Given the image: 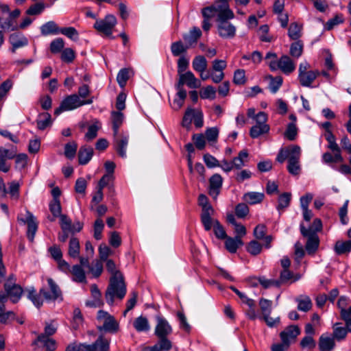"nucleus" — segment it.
I'll use <instances>...</instances> for the list:
<instances>
[{
    "mask_svg": "<svg viewBox=\"0 0 351 351\" xmlns=\"http://www.w3.org/2000/svg\"><path fill=\"white\" fill-rule=\"evenodd\" d=\"M47 285H44L39 291V294L47 301H62L63 297L59 286L51 278L47 279Z\"/></svg>",
    "mask_w": 351,
    "mask_h": 351,
    "instance_id": "nucleus-4",
    "label": "nucleus"
},
{
    "mask_svg": "<svg viewBox=\"0 0 351 351\" xmlns=\"http://www.w3.org/2000/svg\"><path fill=\"white\" fill-rule=\"evenodd\" d=\"M21 10L15 9L8 14V17L0 16V27L3 29L16 30L18 25H16V19L20 16Z\"/></svg>",
    "mask_w": 351,
    "mask_h": 351,
    "instance_id": "nucleus-12",
    "label": "nucleus"
},
{
    "mask_svg": "<svg viewBox=\"0 0 351 351\" xmlns=\"http://www.w3.org/2000/svg\"><path fill=\"white\" fill-rule=\"evenodd\" d=\"M51 115L47 113H42L38 116V119L37 120V127L39 130H43L46 128L49 127L51 125Z\"/></svg>",
    "mask_w": 351,
    "mask_h": 351,
    "instance_id": "nucleus-39",
    "label": "nucleus"
},
{
    "mask_svg": "<svg viewBox=\"0 0 351 351\" xmlns=\"http://www.w3.org/2000/svg\"><path fill=\"white\" fill-rule=\"evenodd\" d=\"M272 301L265 299L261 298L259 300V306L261 311L262 316L266 315H270L272 311Z\"/></svg>",
    "mask_w": 351,
    "mask_h": 351,
    "instance_id": "nucleus-46",
    "label": "nucleus"
},
{
    "mask_svg": "<svg viewBox=\"0 0 351 351\" xmlns=\"http://www.w3.org/2000/svg\"><path fill=\"white\" fill-rule=\"evenodd\" d=\"M60 33L66 36V37L73 40H78L79 34L77 31L75 29V28L73 27L60 28Z\"/></svg>",
    "mask_w": 351,
    "mask_h": 351,
    "instance_id": "nucleus-56",
    "label": "nucleus"
},
{
    "mask_svg": "<svg viewBox=\"0 0 351 351\" xmlns=\"http://www.w3.org/2000/svg\"><path fill=\"white\" fill-rule=\"evenodd\" d=\"M130 73L131 70L129 69H122L118 73L117 81L121 88L125 87L126 82L130 77Z\"/></svg>",
    "mask_w": 351,
    "mask_h": 351,
    "instance_id": "nucleus-45",
    "label": "nucleus"
},
{
    "mask_svg": "<svg viewBox=\"0 0 351 351\" xmlns=\"http://www.w3.org/2000/svg\"><path fill=\"white\" fill-rule=\"evenodd\" d=\"M193 69L199 73H204L207 68V61L202 56H196L192 62Z\"/></svg>",
    "mask_w": 351,
    "mask_h": 351,
    "instance_id": "nucleus-37",
    "label": "nucleus"
},
{
    "mask_svg": "<svg viewBox=\"0 0 351 351\" xmlns=\"http://www.w3.org/2000/svg\"><path fill=\"white\" fill-rule=\"evenodd\" d=\"M123 121V114L121 112H112V128L114 135H117L119 131V128L122 124Z\"/></svg>",
    "mask_w": 351,
    "mask_h": 351,
    "instance_id": "nucleus-41",
    "label": "nucleus"
},
{
    "mask_svg": "<svg viewBox=\"0 0 351 351\" xmlns=\"http://www.w3.org/2000/svg\"><path fill=\"white\" fill-rule=\"evenodd\" d=\"M75 58V51L71 48L64 49L61 53V59L64 62H72Z\"/></svg>",
    "mask_w": 351,
    "mask_h": 351,
    "instance_id": "nucleus-60",
    "label": "nucleus"
},
{
    "mask_svg": "<svg viewBox=\"0 0 351 351\" xmlns=\"http://www.w3.org/2000/svg\"><path fill=\"white\" fill-rule=\"evenodd\" d=\"M226 248L230 253H235L238 247L243 245V242L239 237H227L226 242Z\"/></svg>",
    "mask_w": 351,
    "mask_h": 351,
    "instance_id": "nucleus-35",
    "label": "nucleus"
},
{
    "mask_svg": "<svg viewBox=\"0 0 351 351\" xmlns=\"http://www.w3.org/2000/svg\"><path fill=\"white\" fill-rule=\"evenodd\" d=\"M269 66L273 71L280 69L282 73L287 75L291 73L295 69L294 62L288 56H281L277 63L274 61L269 62Z\"/></svg>",
    "mask_w": 351,
    "mask_h": 351,
    "instance_id": "nucleus-9",
    "label": "nucleus"
},
{
    "mask_svg": "<svg viewBox=\"0 0 351 351\" xmlns=\"http://www.w3.org/2000/svg\"><path fill=\"white\" fill-rule=\"evenodd\" d=\"M40 342L44 344L47 351H54L56 349L55 341L44 335H38L35 343Z\"/></svg>",
    "mask_w": 351,
    "mask_h": 351,
    "instance_id": "nucleus-43",
    "label": "nucleus"
},
{
    "mask_svg": "<svg viewBox=\"0 0 351 351\" xmlns=\"http://www.w3.org/2000/svg\"><path fill=\"white\" fill-rule=\"evenodd\" d=\"M64 41L62 38L53 40L50 43V51L52 53H58L64 49Z\"/></svg>",
    "mask_w": 351,
    "mask_h": 351,
    "instance_id": "nucleus-50",
    "label": "nucleus"
},
{
    "mask_svg": "<svg viewBox=\"0 0 351 351\" xmlns=\"http://www.w3.org/2000/svg\"><path fill=\"white\" fill-rule=\"evenodd\" d=\"M65 351H88L87 343H71L67 346Z\"/></svg>",
    "mask_w": 351,
    "mask_h": 351,
    "instance_id": "nucleus-63",
    "label": "nucleus"
},
{
    "mask_svg": "<svg viewBox=\"0 0 351 351\" xmlns=\"http://www.w3.org/2000/svg\"><path fill=\"white\" fill-rule=\"evenodd\" d=\"M110 341L104 335H99L92 344H87L88 351H109Z\"/></svg>",
    "mask_w": 351,
    "mask_h": 351,
    "instance_id": "nucleus-20",
    "label": "nucleus"
},
{
    "mask_svg": "<svg viewBox=\"0 0 351 351\" xmlns=\"http://www.w3.org/2000/svg\"><path fill=\"white\" fill-rule=\"evenodd\" d=\"M228 19H219L217 21L218 32L220 36L224 38H232L236 34V27L232 23L228 22Z\"/></svg>",
    "mask_w": 351,
    "mask_h": 351,
    "instance_id": "nucleus-15",
    "label": "nucleus"
},
{
    "mask_svg": "<svg viewBox=\"0 0 351 351\" xmlns=\"http://www.w3.org/2000/svg\"><path fill=\"white\" fill-rule=\"evenodd\" d=\"M156 321L155 335L158 337H167L171 334L172 327L165 317L156 316Z\"/></svg>",
    "mask_w": 351,
    "mask_h": 351,
    "instance_id": "nucleus-13",
    "label": "nucleus"
},
{
    "mask_svg": "<svg viewBox=\"0 0 351 351\" xmlns=\"http://www.w3.org/2000/svg\"><path fill=\"white\" fill-rule=\"evenodd\" d=\"M184 84H186L190 88H197L200 87L201 82L191 71H186L179 75V80L176 87V88L184 89Z\"/></svg>",
    "mask_w": 351,
    "mask_h": 351,
    "instance_id": "nucleus-11",
    "label": "nucleus"
},
{
    "mask_svg": "<svg viewBox=\"0 0 351 351\" xmlns=\"http://www.w3.org/2000/svg\"><path fill=\"white\" fill-rule=\"evenodd\" d=\"M301 156V148L298 145H291L287 147L282 148L276 157V160L284 162L287 159L290 161H300Z\"/></svg>",
    "mask_w": 351,
    "mask_h": 351,
    "instance_id": "nucleus-7",
    "label": "nucleus"
},
{
    "mask_svg": "<svg viewBox=\"0 0 351 351\" xmlns=\"http://www.w3.org/2000/svg\"><path fill=\"white\" fill-rule=\"evenodd\" d=\"M117 23L116 17L112 14H108L103 19H97L93 27L99 32L110 36Z\"/></svg>",
    "mask_w": 351,
    "mask_h": 351,
    "instance_id": "nucleus-5",
    "label": "nucleus"
},
{
    "mask_svg": "<svg viewBox=\"0 0 351 351\" xmlns=\"http://www.w3.org/2000/svg\"><path fill=\"white\" fill-rule=\"evenodd\" d=\"M77 145L75 142L68 143L64 146V155L66 158L72 159L75 157Z\"/></svg>",
    "mask_w": 351,
    "mask_h": 351,
    "instance_id": "nucleus-57",
    "label": "nucleus"
},
{
    "mask_svg": "<svg viewBox=\"0 0 351 351\" xmlns=\"http://www.w3.org/2000/svg\"><path fill=\"white\" fill-rule=\"evenodd\" d=\"M229 0H217L215 3L218 4L219 8L223 11V15L226 17V19H232L234 18V15L233 12L229 8L228 5Z\"/></svg>",
    "mask_w": 351,
    "mask_h": 351,
    "instance_id": "nucleus-42",
    "label": "nucleus"
},
{
    "mask_svg": "<svg viewBox=\"0 0 351 351\" xmlns=\"http://www.w3.org/2000/svg\"><path fill=\"white\" fill-rule=\"evenodd\" d=\"M202 32L199 28L194 27L188 34L183 35V38L187 47H191L193 44L197 42V40L201 37Z\"/></svg>",
    "mask_w": 351,
    "mask_h": 351,
    "instance_id": "nucleus-24",
    "label": "nucleus"
},
{
    "mask_svg": "<svg viewBox=\"0 0 351 351\" xmlns=\"http://www.w3.org/2000/svg\"><path fill=\"white\" fill-rule=\"evenodd\" d=\"M126 291V285L122 274L117 273L110 279V284L105 295L107 303L112 305L115 298L122 300L125 297Z\"/></svg>",
    "mask_w": 351,
    "mask_h": 351,
    "instance_id": "nucleus-1",
    "label": "nucleus"
},
{
    "mask_svg": "<svg viewBox=\"0 0 351 351\" xmlns=\"http://www.w3.org/2000/svg\"><path fill=\"white\" fill-rule=\"evenodd\" d=\"M99 128L100 123L98 121H96L95 123L88 126V131L84 136L85 139L87 141H90L94 139L97 135V132Z\"/></svg>",
    "mask_w": 351,
    "mask_h": 351,
    "instance_id": "nucleus-51",
    "label": "nucleus"
},
{
    "mask_svg": "<svg viewBox=\"0 0 351 351\" xmlns=\"http://www.w3.org/2000/svg\"><path fill=\"white\" fill-rule=\"evenodd\" d=\"M335 346V339L327 334H323L319 339V348L320 351H330Z\"/></svg>",
    "mask_w": 351,
    "mask_h": 351,
    "instance_id": "nucleus-23",
    "label": "nucleus"
},
{
    "mask_svg": "<svg viewBox=\"0 0 351 351\" xmlns=\"http://www.w3.org/2000/svg\"><path fill=\"white\" fill-rule=\"evenodd\" d=\"M4 287L5 292L8 293L13 303H16L20 300L23 293V289L19 285H17L12 282L11 278L7 280L4 285Z\"/></svg>",
    "mask_w": 351,
    "mask_h": 351,
    "instance_id": "nucleus-16",
    "label": "nucleus"
},
{
    "mask_svg": "<svg viewBox=\"0 0 351 351\" xmlns=\"http://www.w3.org/2000/svg\"><path fill=\"white\" fill-rule=\"evenodd\" d=\"M341 318L346 322L349 332H351V306L340 312Z\"/></svg>",
    "mask_w": 351,
    "mask_h": 351,
    "instance_id": "nucleus-64",
    "label": "nucleus"
},
{
    "mask_svg": "<svg viewBox=\"0 0 351 351\" xmlns=\"http://www.w3.org/2000/svg\"><path fill=\"white\" fill-rule=\"evenodd\" d=\"M80 251V245L79 240L75 237H72L69 241L68 254L71 258H77L79 257Z\"/></svg>",
    "mask_w": 351,
    "mask_h": 351,
    "instance_id": "nucleus-33",
    "label": "nucleus"
},
{
    "mask_svg": "<svg viewBox=\"0 0 351 351\" xmlns=\"http://www.w3.org/2000/svg\"><path fill=\"white\" fill-rule=\"evenodd\" d=\"M310 64L307 62H301L298 69V80L301 86L311 87L312 84L319 75L318 71L309 70Z\"/></svg>",
    "mask_w": 351,
    "mask_h": 351,
    "instance_id": "nucleus-3",
    "label": "nucleus"
},
{
    "mask_svg": "<svg viewBox=\"0 0 351 351\" xmlns=\"http://www.w3.org/2000/svg\"><path fill=\"white\" fill-rule=\"evenodd\" d=\"M8 42L12 47L10 51L15 53L16 49L24 47L28 45L27 38L21 32H14L10 35Z\"/></svg>",
    "mask_w": 351,
    "mask_h": 351,
    "instance_id": "nucleus-14",
    "label": "nucleus"
},
{
    "mask_svg": "<svg viewBox=\"0 0 351 351\" xmlns=\"http://www.w3.org/2000/svg\"><path fill=\"white\" fill-rule=\"evenodd\" d=\"M260 285L265 289H268L271 287H279L280 286V282L277 280L267 279L264 276H260L256 279Z\"/></svg>",
    "mask_w": 351,
    "mask_h": 351,
    "instance_id": "nucleus-52",
    "label": "nucleus"
},
{
    "mask_svg": "<svg viewBox=\"0 0 351 351\" xmlns=\"http://www.w3.org/2000/svg\"><path fill=\"white\" fill-rule=\"evenodd\" d=\"M264 194L258 192H249L244 195V200L250 204L261 203L264 199Z\"/></svg>",
    "mask_w": 351,
    "mask_h": 351,
    "instance_id": "nucleus-34",
    "label": "nucleus"
},
{
    "mask_svg": "<svg viewBox=\"0 0 351 351\" xmlns=\"http://www.w3.org/2000/svg\"><path fill=\"white\" fill-rule=\"evenodd\" d=\"M15 157V150L14 149H8L0 147V171L6 173L10 169V164L7 160Z\"/></svg>",
    "mask_w": 351,
    "mask_h": 351,
    "instance_id": "nucleus-18",
    "label": "nucleus"
},
{
    "mask_svg": "<svg viewBox=\"0 0 351 351\" xmlns=\"http://www.w3.org/2000/svg\"><path fill=\"white\" fill-rule=\"evenodd\" d=\"M72 274V279L77 282H86V275L83 268L79 265H75L69 271Z\"/></svg>",
    "mask_w": 351,
    "mask_h": 351,
    "instance_id": "nucleus-31",
    "label": "nucleus"
},
{
    "mask_svg": "<svg viewBox=\"0 0 351 351\" xmlns=\"http://www.w3.org/2000/svg\"><path fill=\"white\" fill-rule=\"evenodd\" d=\"M265 80H269V88L273 93H276L282 84V77L281 76L272 77L268 75L265 77Z\"/></svg>",
    "mask_w": 351,
    "mask_h": 351,
    "instance_id": "nucleus-36",
    "label": "nucleus"
},
{
    "mask_svg": "<svg viewBox=\"0 0 351 351\" xmlns=\"http://www.w3.org/2000/svg\"><path fill=\"white\" fill-rule=\"evenodd\" d=\"M300 332V328L297 326L291 325L287 327L280 333L282 342L289 346L291 342L294 341L299 335Z\"/></svg>",
    "mask_w": 351,
    "mask_h": 351,
    "instance_id": "nucleus-17",
    "label": "nucleus"
},
{
    "mask_svg": "<svg viewBox=\"0 0 351 351\" xmlns=\"http://www.w3.org/2000/svg\"><path fill=\"white\" fill-rule=\"evenodd\" d=\"M189 47L187 45L183 44L182 41H177L171 44V49L174 56H178L181 53L186 51Z\"/></svg>",
    "mask_w": 351,
    "mask_h": 351,
    "instance_id": "nucleus-47",
    "label": "nucleus"
},
{
    "mask_svg": "<svg viewBox=\"0 0 351 351\" xmlns=\"http://www.w3.org/2000/svg\"><path fill=\"white\" fill-rule=\"evenodd\" d=\"M178 93L173 99L171 107L174 110H179L184 105L186 97V91L184 89L176 88Z\"/></svg>",
    "mask_w": 351,
    "mask_h": 351,
    "instance_id": "nucleus-32",
    "label": "nucleus"
},
{
    "mask_svg": "<svg viewBox=\"0 0 351 351\" xmlns=\"http://www.w3.org/2000/svg\"><path fill=\"white\" fill-rule=\"evenodd\" d=\"M104 228V223L101 219L98 218L94 223V237L97 240H100L102 237V231Z\"/></svg>",
    "mask_w": 351,
    "mask_h": 351,
    "instance_id": "nucleus-59",
    "label": "nucleus"
},
{
    "mask_svg": "<svg viewBox=\"0 0 351 351\" xmlns=\"http://www.w3.org/2000/svg\"><path fill=\"white\" fill-rule=\"evenodd\" d=\"M222 14V10L220 9L218 4L215 3L213 5L206 7L202 10L203 16L208 19L214 17L216 14H217L218 16L217 21L219 19H227Z\"/></svg>",
    "mask_w": 351,
    "mask_h": 351,
    "instance_id": "nucleus-21",
    "label": "nucleus"
},
{
    "mask_svg": "<svg viewBox=\"0 0 351 351\" xmlns=\"http://www.w3.org/2000/svg\"><path fill=\"white\" fill-rule=\"evenodd\" d=\"M134 327L138 332L149 330V324L146 317L140 316L134 322Z\"/></svg>",
    "mask_w": 351,
    "mask_h": 351,
    "instance_id": "nucleus-40",
    "label": "nucleus"
},
{
    "mask_svg": "<svg viewBox=\"0 0 351 351\" xmlns=\"http://www.w3.org/2000/svg\"><path fill=\"white\" fill-rule=\"evenodd\" d=\"M267 115L264 112H259L256 116V124L250 130V135L252 138H256L262 134L269 132V125L266 123Z\"/></svg>",
    "mask_w": 351,
    "mask_h": 351,
    "instance_id": "nucleus-6",
    "label": "nucleus"
},
{
    "mask_svg": "<svg viewBox=\"0 0 351 351\" xmlns=\"http://www.w3.org/2000/svg\"><path fill=\"white\" fill-rule=\"evenodd\" d=\"M300 232L303 237L307 238L306 250L308 254H313L319 247V240L317 234L312 229H306L303 223L300 224Z\"/></svg>",
    "mask_w": 351,
    "mask_h": 351,
    "instance_id": "nucleus-8",
    "label": "nucleus"
},
{
    "mask_svg": "<svg viewBox=\"0 0 351 351\" xmlns=\"http://www.w3.org/2000/svg\"><path fill=\"white\" fill-rule=\"evenodd\" d=\"M303 51V43L298 40L291 44L290 47V54L296 58L301 56Z\"/></svg>",
    "mask_w": 351,
    "mask_h": 351,
    "instance_id": "nucleus-55",
    "label": "nucleus"
},
{
    "mask_svg": "<svg viewBox=\"0 0 351 351\" xmlns=\"http://www.w3.org/2000/svg\"><path fill=\"white\" fill-rule=\"evenodd\" d=\"M248 157V153L246 150H242L239 153L238 156L235 157L232 160V163L234 169H240L244 165L247 161Z\"/></svg>",
    "mask_w": 351,
    "mask_h": 351,
    "instance_id": "nucleus-38",
    "label": "nucleus"
},
{
    "mask_svg": "<svg viewBox=\"0 0 351 351\" xmlns=\"http://www.w3.org/2000/svg\"><path fill=\"white\" fill-rule=\"evenodd\" d=\"M334 250L338 255L349 253L351 251V240L337 241L335 244Z\"/></svg>",
    "mask_w": 351,
    "mask_h": 351,
    "instance_id": "nucleus-30",
    "label": "nucleus"
},
{
    "mask_svg": "<svg viewBox=\"0 0 351 351\" xmlns=\"http://www.w3.org/2000/svg\"><path fill=\"white\" fill-rule=\"evenodd\" d=\"M223 179L219 174H214L210 178V190L209 194L216 198L219 193L220 189L222 186Z\"/></svg>",
    "mask_w": 351,
    "mask_h": 351,
    "instance_id": "nucleus-22",
    "label": "nucleus"
},
{
    "mask_svg": "<svg viewBox=\"0 0 351 351\" xmlns=\"http://www.w3.org/2000/svg\"><path fill=\"white\" fill-rule=\"evenodd\" d=\"M19 219L27 224V238L32 241L38 228L34 216L29 210H26L25 219Z\"/></svg>",
    "mask_w": 351,
    "mask_h": 351,
    "instance_id": "nucleus-19",
    "label": "nucleus"
},
{
    "mask_svg": "<svg viewBox=\"0 0 351 351\" xmlns=\"http://www.w3.org/2000/svg\"><path fill=\"white\" fill-rule=\"evenodd\" d=\"M295 301L298 304V309L300 311L308 312L312 308L313 303L308 295H300L295 298Z\"/></svg>",
    "mask_w": 351,
    "mask_h": 351,
    "instance_id": "nucleus-25",
    "label": "nucleus"
},
{
    "mask_svg": "<svg viewBox=\"0 0 351 351\" xmlns=\"http://www.w3.org/2000/svg\"><path fill=\"white\" fill-rule=\"evenodd\" d=\"M301 26L295 23H293L290 25L288 34L292 40H297L301 36Z\"/></svg>",
    "mask_w": 351,
    "mask_h": 351,
    "instance_id": "nucleus-58",
    "label": "nucleus"
},
{
    "mask_svg": "<svg viewBox=\"0 0 351 351\" xmlns=\"http://www.w3.org/2000/svg\"><path fill=\"white\" fill-rule=\"evenodd\" d=\"M214 213L215 211L213 208L205 210V211L202 212L201 221L205 230L207 231L210 230L211 228L214 226V223L216 221L211 218V216L214 215Z\"/></svg>",
    "mask_w": 351,
    "mask_h": 351,
    "instance_id": "nucleus-27",
    "label": "nucleus"
},
{
    "mask_svg": "<svg viewBox=\"0 0 351 351\" xmlns=\"http://www.w3.org/2000/svg\"><path fill=\"white\" fill-rule=\"evenodd\" d=\"M199 95L202 99L213 100L216 97V90L212 86H207L200 90Z\"/></svg>",
    "mask_w": 351,
    "mask_h": 351,
    "instance_id": "nucleus-44",
    "label": "nucleus"
},
{
    "mask_svg": "<svg viewBox=\"0 0 351 351\" xmlns=\"http://www.w3.org/2000/svg\"><path fill=\"white\" fill-rule=\"evenodd\" d=\"M339 324L336 323L333 328V338L336 339L338 341L343 339L347 335V332H349L348 328H344L341 326H338Z\"/></svg>",
    "mask_w": 351,
    "mask_h": 351,
    "instance_id": "nucleus-53",
    "label": "nucleus"
},
{
    "mask_svg": "<svg viewBox=\"0 0 351 351\" xmlns=\"http://www.w3.org/2000/svg\"><path fill=\"white\" fill-rule=\"evenodd\" d=\"M97 322L101 326H97L99 331H105L111 333L117 332L119 330V323L115 318L108 312L99 310L97 315Z\"/></svg>",
    "mask_w": 351,
    "mask_h": 351,
    "instance_id": "nucleus-2",
    "label": "nucleus"
},
{
    "mask_svg": "<svg viewBox=\"0 0 351 351\" xmlns=\"http://www.w3.org/2000/svg\"><path fill=\"white\" fill-rule=\"evenodd\" d=\"M128 144V136H121L115 139V149L122 158L126 157V147Z\"/></svg>",
    "mask_w": 351,
    "mask_h": 351,
    "instance_id": "nucleus-28",
    "label": "nucleus"
},
{
    "mask_svg": "<svg viewBox=\"0 0 351 351\" xmlns=\"http://www.w3.org/2000/svg\"><path fill=\"white\" fill-rule=\"evenodd\" d=\"M60 29L54 21H48L40 27V32L43 36L60 34Z\"/></svg>",
    "mask_w": 351,
    "mask_h": 351,
    "instance_id": "nucleus-29",
    "label": "nucleus"
},
{
    "mask_svg": "<svg viewBox=\"0 0 351 351\" xmlns=\"http://www.w3.org/2000/svg\"><path fill=\"white\" fill-rule=\"evenodd\" d=\"M7 193L12 200L16 202L19 197V184L14 181L10 182Z\"/></svg>",
    "mask_w": 351,
    "mask_h": 351,
    "instance_id": "nucleus-49",
    "label": "nucleus"
},
{
    "mask_svg": "<svg viewBox=\"0 0 351 351\" xmlns=\"http://www.w3.org/2000/svg\"><path fill=\"white\" fill-rule=\"evenodd\" d=\"M245 72L243 69H237L234 73L233 82L237 85H243L245 83Z\"/></svg>",
    "mask_w": 351,
    "mask_h": 351,
    "instance_id": "nucleus-61",
    "label": "nucleus"
},
{
    "mask_svg": "<svg viewBox=\"0 0 351 351\" xmlns=\"http://www.w3.org/2000/svg\"><path fill=\"white\" fill-rule=\"evenodd\" d=\"M27 298L29 299L37 308H39L43 305V300L40 298V295L36 293L34 288L27 289Z\"/></svg>",
    "mask_w": 351,
    "mask_h": 351,
    "instance_id": "nucleus-48",
    "label": "nucleus"
},
{
    "mask_svg": "<svg viewBox=\"0 0 351 351\" xmlns=\"http://www.w3.org/2000/svg\"><path fill=\"white\" fill-rule=\"evenodd\" d=\"M300 278V276L294 278L293 274L289 269H283L280 272V279L278 280V282H280V285L282 284L287 283L289 280H291L292 282H295Z\"/></svg>",
    "mask_w": 351,
    "mask_h": 351,
    "instance_id": "nucleus-54",
    "label": "nucleus"
},
{
    "mask_svg": "<svg viewBox=\"0 0 351 351\" xmlns=\"http://www.w3.org/2000/svg\"><path fill=\"white\" fill-rule=\"evenodd\" d=\"M93 155V149L88 146H82L78 152L79 163L80 165L87 164L92 158Z\"/></svg>",
    "mask_w": 351,
    "mask_h": 351,
    "instance_id": "nucleus-26",
    "label": "nucleus"
},
{
    "mask_svg": "<svg viewBox=\"0 0 351 351\" xmlns=\"http://www.w3.org/2000/svg\"><path fill=\"white\" fill-rule=\"evenodd\" d=\"M82 106L81 99L76 94L71 95L66 97L62 102L60 106L54 111L56 115H59L64 111H69Z\"/></svg>",
    "mask_w": 351,
    "mask_h": 351,
    "instance_id": "nucleus-10",
    "label": "nucleus"
},
{
    "mask_svg": "<svg viewBox=\"0 0 351 351\" xmlns=\"http://www.w3.org/2000/svg\"><path fill=\"white\" fill-rule=\"evenodd\" d=\"M298 134V129L295 123H290L288 124L287 130L285 132V137L289 141H293Z\"/></svg>",
    "mask_w": 351,
    "mask_h": 351,
    "instance_id": "nucleus-62",
    "label": "nucleus"
}]
</instances>
